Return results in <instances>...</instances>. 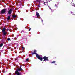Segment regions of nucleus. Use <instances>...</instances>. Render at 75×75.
I'll return each mask as SVG.
<instances>
[{"label": "nucleus", "mask_w": 75, "mask_h": 75, "mask_svg": "<svg viewBox=\"0 0 75 75\" xmlns=\"http://www.w3.org/2000/svg\"><path fill=\"white\" fill-rule=\"evenodd\" d=\"M22 66L21 65L20 66V69L18 68H17V70L15 71V74L16 75H20V73L18 72L19 71H23V70L21 68Z\"/></svg>", "instance_id": "f03ea898"}, {"label": "nucleus", "mask_w": 75, "mask_h": 75, "mask_svg": "<svg viewBox=\"0 0 75 75\" xmlns=\"http://www.w3.org/2000/svg\"><path fill=\"white\" fill-rule=\"evenodd\" d=\"M36 2L37 3H39V4H40V2H41V0H36Z\"/></svg>", "instance_id": "6e6552de"}, {"label": "nucleus", "mask_w": 75, "mask_h": 75, "mask_svg": "<svg viewBox=\"0 0 75 75\" xmlns=\"http://www.w3.org/2000/svg\"><path fill=\"white\" fill-rule=\"evenodd\" d=\"M4 51H5V50H4Z\"/></svg>", "instance_id": "4be33fe9"}, {"label": "nucleus", "mask_w": 75, "mask_h": 75, "mask_svg": "<svg viewBox=\"0 0 75 75\" xmlns=\"http://www.w3.org/2000/svg\"><path fill=\"white\" fill-rule=\"evenodd\" d=\"M7 10V9L6 8H4L3 9H2L1 11V13L2 14H5V13H6V11Z\"/></svg>", "instance_id": "20e7f679"}, {"label": "nucleus", "mask_w": 75, "mask_h": 75, "mask_svg": "<svg viewBox=\"0 0 75 75\" xmlns=\"http://www.w3.org/2000/svg\"><path fill=\"white\" fill-rule=\"evenodd\" d=\"M9 30V31H10V32H11V30Z\"/></svg>", "instance_id": "412c9836"}, {"label": "nucleus", "mask_w": 75, "mask_h": 75, "mask_svg": "<svg viewBox=\"0 0 75 75\" xmlns=\"http://www.w3.org/2000/svg\"><path fill=\"white\" fill-rule=\"evenodd\" d=\"M55 58H57V57H55Z\"/></svg>", "instance_id": "5701e85b"}, {"label": "nucleus", "mask_w": 75, "mask_h": 75, "mask_svg": "<svg viewBox=\"0 0 75 75\" xmlns=\"http://www.w3.org/2000/svg\"><path fill=\"white\" fill-rule=\"evenodd\" d=\"M28 60H29V59H28V58L26 59V61H28Z\"/></svg>", "instance_id": "2eb2a0df"}, {"label": "nucleus", "mask_w": 75, "mask_h": 75, "mask_svg": "<svg viewBox=\"0 0 75 75\" xmlns=\"http://www.w3.org/2000/svg\"><path fill=\"white\" fill-rule=\"evenodd\" d=\"M7 40L8 41H10V39L9 38H8Z\"/></svg>", "instance_id": "4468645a"}, {"label": "nucleus", "mask_w": 75, "mask_h": 75, "mask_svg": "<svg viewBox=\"0 0 75 75\" xmlns=\"http://www.w3.org/2000/svg\"><path fill=\"white\" fill-rule=\"evenodd\" d=\"M3 45V43H1L0 44V48H1L2 46Z\"/></svg>", "instance_id": "f8f14e48"}, {"label": "nucleus", "mask_w": 75, "mask_h": 75, "mask_svg": "<svg viewBox=\"0 0 75 75\" xmlns=\"http://www.w3.org/2000/svg\"><path fill=\"white\" fill-rule=\"evenodd\" d=\"M48 2H44V4H45V6H47V5H48Z\"/></svg>", "instance_id": "1a4fd4ad"}, {"label": "nucleus", "mask_w": 75, "mask_h": 75, "mask_svg": "<svg viewBox=\"0 0 75 75\" xmlns=\"http://www.w3.org/2000/svg\"><path fill=\"white\" fill-rule=\"evenodd\" d=\"M6 28L5 27H4V28L2 30V31L3 33V35H7V33L6 31Z\"/></svg>", "instance_id": "7ed1b4c3"}, {"label": "nucleus", "mask_w": 75, "mask_h": 75, "mask_svg": "<svg viewBox=\"0 0 75 75\" xmlns=\"http://www.w3.org/2000/svg\"><path fill=\"white\" fill-rule=\"evenodd\" d=\"M55 7H57V5L56 4H55V5L54 6Z\"/></svg>", "instance_id": "6ab92c4d"}, {"label": "nucleus", "mask_w": 75, "mask_h": 75, "mask_svg": "<svg viewBox=\"0 0 75 75\" xmlns=\"http://www.w3.org/2000/svg\"><path fill=\"white\" fill-rule=\"evenodd\" d=\"M40 4H39V5H38L39 7H40Z\"/></svg>", "instance_id": "aec40b11"}, {"label": "nucleus", "mask_w": 75, "mask_h": 75, "mask_svg": "<svg viewBox=\"0 0 75 75\" xmlns=\"http://www.w3.org/2000/svg\"><path fill=\"white\" fill-rule=\"evenodd\" d=\"M55 62H55V61H53L51 62V63L52 64H55Z\"/></svg>", "instance_id": "ddd939ff"}, {"label": "nucleus", "mask_w": 75, "mask_h": 75, "mask_svg": "<svg viewBox=\"0 0 75 75\" xmlns=\"http://www.w3.org/2000/svg\"><path fill=\"white\" fill-rule=\"evenodd\" d=\"M31 30V28H30L29 29V31H30V30Z\"/></svg>", "instance_id": "a211bd4d"}, {"label": "nucleus", "mask_w": 75, "mask_h": 75, "mask_svg": "<svg viewBox=\"0 0 75 75\" xmlns=\"http://www.w3.org/2000/svg\"><path fill=\"white\" fill-rule=\"evenodd\" d=\"M8 14H11L12 13V9H10L9 11H8Z\"/></svg>", "instance_id": "423d86ee"}, {"label": "nucleus", "mask_w": 75, "mask_h": 75, "mask_svg": "<svg viewBox=\"0 0 75 75\" xmlns=\"http://www.w3.org/2000/svg\"><path fill=\"white\" fill-rule=\"evenodd\" d=\"M48 57H46V56H45L44 57H43V58H42V59H43V61H49V60L48 59Z\"/></svg>", "instance_id": "39448f33"}, {"label": "nucleus", "mask_w": 75, "mask_h": 75, "mask_svg": "<svg viewBox=\"0 0 75 75\" xmlns=\"http://www.w3.org/2000/svg\"><path fill=\"white\" fill-rule=\"evenodd\" d=\"M12 17L13 18H16V17H17V16L16 15H12Z\"/></svg>", "instance_id": "9d476101"}, {"label": "nucleus", "mask_w": 75, "mask_h": 75, "mask_svg": "<svg viewBox=\"0 0 75 75\" xmlns=\"http://www.w3.org/2000/svg\"><path fill=\"white\" fill-rule=\"evenodd\" d=\"M34 52H32V55L35 54L36 57L38 59H40L41 61H42V57L39 56V55L36 53L37 52V50H34Z\"/></svg>", "instance_id": "f257e3e1"}, {"label": "nucleus", "mask_w": 75, "mask_h": 75, "mask_svg": "<svg viewBox=\"0 0 75 75\" xmlns=\"http://www.w3.org/2000/svg\"><path fill=\"white\" fill-rule=\"evenodd\" d=\"M36 16L37 17H39L40 16V14L38 13V12H36Z\"/></svg>", "instance_id": "0eeeda50"}, {"label": "nucleus", "mask_w": 75, "mask_h": 75, "mask_svg": "<svg viewBox=\"0 0 75 75\" xmlns=\"http://www.w3.org/2000/svg\"><path fill=\"white\" fill-rule=\"evenodd\" d=\"M9 29L8 28H7V31H8V30H9Z\"/></svg>", "instance_id": "f3484780"}, {"label": "nucleus", "mask_w": 75, "mask_h": 75, "mask_svg": "<svg viewBox=\"0 0 75 75\" xmlns=\"http://www.w3.org/2000/svg\"><path fill=\"white\" fill-rule=\"evenodd\" d=\"M7 20H10V16H8V18H7Z\"/></svg>", "instance_id": "9b49d317"}, {"label": "nucleus", "mask_w": 75, "mask_h": 75, "mask_svg": "<svg viewBox=\"0 0 75 75\" xmlns=\"http://www.w3.org/2000/svg\"><path fill=\"white\" fill-rule=\"evenodd\" d=\"M22 50H24V49H25V48L24 47H22Z\"/></svg>", "instance_id": "dca6fc26"}]
</instances>
